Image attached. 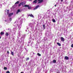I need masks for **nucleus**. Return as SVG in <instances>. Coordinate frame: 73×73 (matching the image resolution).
Listing matches in <instances>:
<instances>
[{
  "label": "nucleus",
  "mask_w": 73,
  "mask_h": 73,
  "mask_svg": "<svg viewBox=\"0 0 73 73\" xmlns=\"http://www.w3.org/2000/svg\"><path fill=\"white\" fill-rule=\"evenodd\" d=\"M4 70H7V68L5 67H4Z\"/></svg>",
  "instance_id": "nucleus-18"
},
{
  "label": "nucleus",
  "mask_w": 73,
  "mask_h": 73,
  "mask_svg": "<svg viewBox=\"0 0 73 73\" xmlns=\"http://www.w3.org/2000/svg\"><path fill=\"white\" fill-rule=\"evenodd\" d=\"M32 0H29V1H32Z\"/></svg>",
  "instance_id": "nucleus-35"
},
{
  "label": "nucleus",
  "mask_w": 73,
  "mask_h": 73,
  "mask_svg": "<svg viewBox=\"0 0 73 73\" xmlns=\"http://www.w3.org/2000/svg\"><path fill=\"white\" fill-rule=\"evenodd\" d=\"M28 16H30V17H34V16L33 15H32V14H29L28 15Z\"/></svg>",
  "instance_id": "nucleus-9"
},
{
  "label": "nucleus",
  "mask_w": 73,
  "mask_h": 73,
  "mask_svg": "<svg viewBox=\"0 0 73 73\" xmlns=\"http://www.w3.org/2000/svg\"><path fill=\"white\" fill-rule=\"evenodd\" d=\"M1 39V36H0V39Z\"/></svg>",
  "instance_id": "nucleus-37"
},
{
  "label": "nucleus",
  "mask_w": 73,
  "mask_h": 73,
  "mask_svg": "<svg viewBox=\"0 0 73 73\" xmlns=\"http://www.w3.org/2000/svg\"><path fill=\"white\" fill-rule=\"evenodd\" d=\"M4 33L3 32H1V35H4Z\"/></svg>",
  "instance_id": "nucleus-12"
},
{
  "label": "nucleus",
  "mask_w": 73,
  "mask_h": 73,
  "mask_svg": "<svg viewBox=\"0 0 73 73\" xmlns=\"http://www.w3.org/2000/svg\"><path fill=\"white\" fill-rule=\"evenodd\" d=\"M5 21L6 22H7V21H6V20H5Z\"/></svg>",
  "instance_id": "nucleus-36"
},
{
  "label": "nucleus",
  "mask_w": 73,
  "mask_h": 73,
  "mask_svg": "<svg viewBox=\"0 0 73 73\" xmlns=\"http://www.w3.org/2000/svg\"><path fill=\"white\" fill-rule=\"evenodd\" d=\"M28 9H31V7H28Z\"/></svg>",
  "instance_id": "nucleus-27"
},
{
  "label": "nucleus",
  "mask_w": 73,
  "mask_h": 73,
  "mask_svg": "<svg viewBox=\"0 0 73 73\" xmlns=\"http://www.w3.org/2000/svg\"><path fill=\"white\" fill-rule=\"evenodd\" d=\"M71 46L72 48H73V44H72Z\"/></svg>",
  "instance_id": "nucleus-25"
},
{
  "label": "nucleus",
  "mask_w": 73,
  "mask_h": 73,
  "mask_svg": "<svg viewBox=\"0 0 73 73\" xmlns=\"http://www.w3.org/2000/svg\"><path fill=\"white\" fill-rule=\"evenodd\" d=\"M56 73H60V72H59V71L58 70V71Z\"/></svg>",
  "instance_id": "nucleus-28"
},
{
  "label": "nucleus",
  "mask_w": 73,
  "mask_h": 73,
  "mask_svg": "<svg viewBox=\"0 0 73 73\" xmlns=\"http://www.w3.org/2000/svg\"><path fill=\"white\" fill-rule=\"evenodd\" d=\"M11 54L12 56H14V53H13V52L11 51Z\"/></svg>",
  "instance_id": "nucleus-15"
},
{
  "label": "nucleus",
  "mask_w": 73,
  "mask_h": 73,
  "mask_svg": "<svg viewBox=\"0 0 73 73\" xmlns=\"http://www.w3.org/2000/svg\"><path fill=\"white\" fill-rule=\"evenodd\" d=\"M13 15V13H10L8 14V17H10Z\"/></svg>",
  "instance_id": "nucleus-2"
},
{
  "label": "nucleus",
  "mask_w": 73,
  "mask_h": 73,
  "mask_svg": "<svg viewBox=\"0 0 73 73\" xmlns=\"http://www.w3.org/2000/svg\"><path fill=\"white\" fill-rule=\"evenodd\" d=\"M21 73H24L23 72H21Z\"/></svg>",
  "instance_id": "nucleus-32"
},
{
  "label": "nucleus",
  "mask_w": 73,
  "mask_h": 73,
  "mask_svg": "<svg viewBox=\"0 0 73 73\" xmlns=\"http://www.w3.org/2000/svg\"><path fill=\"white\" fill-rule=\"evenodd\" d=\"M38 7H40V5H38L36 6V7L34 9V10H36L38 8Z\"/></svg>",
  "instance_id": "nucleus-3"
},
{
  "label": "nucleus",
  "mask_w": 73,
  "mask_h": 73,
  "mask_svg": "<svg viewBox=\"0 0 73 73\" xmlns=\"http://www.w3.org/2000/svg\"><path fill=\"white\" fill-rule=\"evenodd\" d=\"M43 27H45V25H43Z\"/></svg>",
  "instance_id": "nucleus-30"
},
{
  "label": "nucleus",
  "mask_w": 73,
  "mask_h": 73,
  "mask_svg": "<svg viewBox=\"0 0 73 73\" xmlns=\"http://www.w3.org/2000/svg\"><path fill=\"white\" fill-rule=\"evenodd\" d=\"M33 54H35V53L34 52H33Z\"/></svg>",
  "instance_id": "nucleus-33"
},
{
  "label": "nucleus",
  "mask_w": 73,
  "mask_h": 73,
  "mask_svg": "<svg viewBox=\"0 0 73 73\" xmlns=\"http://www.w3.org/2000/svg\"><path fill=\"white\" fill-rule=\"evenodd\" d=\"M21 3H20V4H19V5H18V6L19 7H20V6H21Z\"/></svg>",
  "instance_id": "nucleus-23"
},
{
  "label": "nucleus",
  "mask_w": 73,
  "mask_h": 73,
  "mask_svg": "<svg viewBox=\"0 0 73 73\" xmlns=\"http://www.w3.org/2000/svg\"><path fill=\"white\" fill-rule=\"evenodd\" d=\"M9 10H7V15H9Z\"/></svg>",
  "instance_id": "nucleus-10"
},
{
  "label": "nucleus",
  "mask_w": 73,
  "mask_h": 73,
  "mask_svg": "<svg viewBox=\"0 0 73 73\" xmlns=\"http://www.w3.org/2000/svg\"><path fill=\"white\" fill-rule=\"evenodd\" d=\"M60 39L62 41H64V38H63V37H60Z\"/></svg>",
  "instance_id": "nucleus-4"
},
{
  "label": "nucleus",
  "mask_w": 73,
  "mask_h": 73,
  "mask_svg": "<svg viewBox=\"0 0 73 73\" xmlns=\"http://www.w3.org/2000/svg\"><path fill=\"white\" fill-rule=\"evenodd\" d=\"M64 58L65 60H69V57L67 56H65Z\"/></svg>",
  "instance_id": "nucleus-6"
},
{
  "label": "nucleus",
  "mask_w": 73,
  "mask_h": 73,
  "mask_svg": "<svg viewBox=\"0 0 73 73\" xmlns=\"http://www.w3.org/2000/svg\"><path fill=\"white\" fill-rule=\"evenodd\" d=\"M19 3V1H18L16 3H15V4H18Z\"/></svg>",
  "instance_id": "nucleus-16"
},
{
  "label": "nucleus",
  "mask_w": 73,
  "mask_h": 73,
  "mask_svg": "<svg viewBox=\"0 0 73 73\" xmlns=\"http://www.w3.org/2000/svg\"><path fill=\"white\" fill-rule=\"evenodd\" d=\"M37 2V0H35L33 2V4H36Z\"/></svg>",
  "instance_id": "nucleus-5"
},
{
  "label": "nucleus",
  "mask_w": 73,
  "mask_h": 73,
  "mask_svg": "<svg viewBox=\"0 0 73 73\" xmlns=\"http://www.w3.org/2000/svg\"><path fill=\"white\" fill-rule=\"evenodd\" d=\"M21 3V4H22L23 6L25 4V2H22Z\"/></svg>",
  "instance_id": "nucleus-7"
},
{
  "label": "nucleus",
  "mask_w": 73,
  "mask_h": 73,
  "mask_svg": "<svg viewBox=\"0 0 73 73\" xmlns=\"http://www.w3.org/2000/svg\"><path fill=\"white\" fill-rule=\"evenodd\" d=\"M38 56H41V54L39 53H38Z\"/></svg>",
  "instance_id": "nucleus-21"
},
{
  "label": "nucleus",
  "mask_w": 73,
  "mask_h": 73,
  "mask_svg": "<svg viewBox=\"0 0 73 73\" xmlns=\"http://www.w3.org/2000/svg\"><path fill=\"white\" fill-rule=\"evenodd\" d=\"M53 63H56V60H53Z\"/></svg>",
  "instance_id": "nucleus-11"
},
{
  "label": "nucleus",
  "mask_w": 73,
  "mask_h": 73,
  "mask_svg": "<svg viewBox=\"0 0 73 73\" xmlns=\"http://www.w3.org/2000/svg\"><path fill=\"white\" fill-rule=\"evenodd\" d=\"M52 21L53 23H56V20L54 19H53L52 20Z\"/></svg>",
  "instance_id": "nucleus-17"
},
{
  "label": "nucleus",
  "mask_w": 73,
  "mask_h": 73,
  "mask_svg": "<svg viewBox=\"0 0 73 73\" xmlns=\"http://www.w3.org/2000/svg\"><path fill=\"white\" fill-rule=\"evenodd\" d=\"M29 60V58H27L26 59V61H28Z\"/></svg>",
  "instance_id": "nucleus-20"
},
{
  "label": "nucleus",
  "mask_w": 73,
  "mask_h": 73,
  "mask_svg": "<svg viewBox=\"0 0 73 73\" xmlns=\"http://www.w3.org/2000/svg\"><path fill=\"white\" fill-rule=\"evenodd\" d=\"M5 35L7 36H8V33H6L5 34Z\"/></svg>",
  "instance_id": "nucleus-19"
},
{
  "label": "nucleus",
  "mask_w": 73,
  "mask_h": 73,
  "mask_svg": "<svg viewBox=\"0 0 73 73\" xmlns=\"http://www.w3.org/2000/svg\"><path fill=\"white\" fill-rule=\"evenodd\" d=\"M21 12V11H20V10L19 9H18L17 12L16 14H18L19 12Z\"/></svg>",
  "instance_id": "nucleus-8"
},
{
  "label": "nucleus",
  "mask_w": 73,
  "mask_h": 73,
  "mask_svg": "<svg viewBox=\"0 0 73 73\" xmlns=\"http://www.w3.org/2000/svg\"><path fill=\"white\" fill-rule=\"evenodd\" d=\"M6 73H10V72L9 71H7L6 72Z\"/></svg>",
  "instance_id": "nucleus-24"
},
{
  "label": "nucleus",
  "mask_w": 73,
  "mask_h": 73,
  "mask_svg": "<svg viewBox=\"0 0 73 73\" xmlns=\"http://www.w3.org/2000/svg\"><path fill=\"white\" fill-rule=\"evenodd\" d=\"M57 44L58 45V46H61V44H60V43H59L57 42Z\"/></svg>",
  "instance_id": "nucleus-14"
},
{
  "label": "nucleus",
  "mask_w": 73,
  "mask_h": 73,
  "mask_svg": "<svg viewBox=\"0 0 73 73\" xmlns=\"http://www.w3.org/2000/svg\"><path fill=\"white\" fill-rule=\"evenodd\" d=\"M43 28H44V29H45V27H44Z\"/></svg>",
  "instance_id": "nucleus-34"
},
{
  "label": "nucleus",
  "mask_w": 73,
  "mask_h": 73,
  "mask_svg": "<svg viewBox=\"0 0 73 73\" xmlns=\"http://www.w3.org/2000/svg\"><path fill=\"white\" fill-rule=\"evenodd\" d=\"M24 7H29V5H25L24 6Z\"/></svg>",
  "instance_id": "nucleus-13"
},
{
  "label": "nucleus",
  "mask_w": 73,
  "mask_h": 73,
  "mask_svg": "<svg viewBox=\"0 0 73 73\" xmlns=\"http://www.w3.org/2000/svg\"><path fill=\"white\" fill-rule=\"evenodd\" d=\"M54 6L55 7H56V6H57V5H55Z\"/></svg>",
  "instance_id": "nucleus-31"
},
{
  "label": "nucleus",
  "mask_w": 73,
  "mask_h": 73,
  "mask_svg": "<svg viewBox=\"0 0 73 73\" xmlns=\"http://www.w3.org/2000/svg\"><path fill=\"white\" fill-rule=\"evenodd\" d=\"M7 53H8V54H9V51H7Z\"/></svg>",
  "instance_id": "nucleus-26"
},
{
  "label": "nucleus",
  "mask_w": 73,
  "mask_h": 73,
  "mask_svg": "<svg viewBox=\"0 0 73 73\" xmlns=\"http://www.w3.org/2000/svg\"><path fill=\"white\" fill-rule=\"evenodd\" d=\"M44 0H38V4H40V3H42L43 2Z\"/></svg>",
  "instance_id": "nucleus-1"
},
{
  "label": "nucleus",
  "mask_w": 73,
  "mask_h": 73,
  "mask_svg": "<svg viewBox=\"0 0 73 73\" xmlns=\"http://www.w3.org/2000/svg\"><path fill=\"white\" fill-rule=\"evenodd\" d=\"M60 1L61 2H62V1H63V0H61Z\"/></svg>",
  "instance_id": "nucleus-29"
},
{
  "label": "nucleus",
  "mask_w": 73,
  "mask_h": 73,
  "mask_svg": "<svg viewBox=\"0 0 73 73\" xmlns=\"http://www.w3.org/2000/svg\"><path fill=\"white\" fill-rule=\"evenodd\" d=\"M9 20L10 21H12V18H10L9 19Z\"/></svg>",
  "instance_id": "nucleus-22"
}]
</instances>
